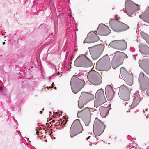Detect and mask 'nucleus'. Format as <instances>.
<instances>
[{
    "label": "nucleus",
    "instance_id": "nucleus-42",
    "mask_svg": "<svg viewBox=\"0 0 149 149\" xmlns=\"http://www.w3.org/2000/svg\"><path fill=\"white\" fill-rule=\"evenodd\" d=\"M49 115L50 116L52 113L51 111H49Z\"/></svg>",
    "mask_w": 149,
    "mask_h": 149
},
{
    "label": "nucleus",
    "instance_id": "nucleus-48",
    "mask_svg": "<svg viewBox=\"0 0 149 149\" xmlns=\"http://www.w3.org/2000/svg\"><path fill=\"white\" fill-rule=\"evenodd\" d=\"M5 42H3V45H4L5 44Z\"/></svg>",
    "mask_w": 149,
    "mask_h": 149
},
{
    "label": "nucleus",
    "instance_id": "nucleus-25",
    "mask_svg": "<svg viewBox=\"0 0 149 149\" xmlns=\"http://www.w3.org/2000/svg\"><path fill=\"white\" fill-rule=\"evenodd\" d=\"M145 75V74L142 72H141L140 73L139 76V83L141 84L142 80L143 79L144 76Z\"/></svg>",
    "mask_w": 149,
    "mask_h": 149
},
{
    "label": "nucleus",
    "instance_id": "nucleus-26",
    "mask_svg": "<svg viewBox=\"0 0 149 149\" xmlns=\"http://www.w3.org/2000/svg\"><path fill=\"white\" fill-rule=\"evenodd\" d=\"M130 149L133 148V149H136L137 148L138 146L136 144V143H130L129 146H127Z\"/></svg>",
    "mask_w": 149,
    "mask_h": 149
},
{
    "label": "nucleus",
    "instance_id": "nucleus-32",
    "mask_svg": "<svg viewBox=\"0 0 149 149\" xmlns=\"http://www.w3.org/2000/svg\"><path fill=\"white\" fill-rule=\"evenodd\" d=\"M119 65V64H117L116 67H114L112 65V68L114 69H115L117 67H118Z\"/></svg>",
    "mask_w": 149,
    "mask_h": 149
},
{
    "label": "nucleus",
    "instance_id": "nucleus-15",
    "mask_svg": "<svg viewBox=\"0 0 149 149\" xmlns=\"http://www.w3.org/2000/svg\"><path fill=\"white\" fill-rule=\"evenodd\" d=\"M95 99L100 103H104L106 100L104 96V92L102 89L98 90L96 92Z\"/></svg>",
    "mask_w": 149,
    "mask_h": 149
},
{
    "label": "nucleus",
    "instance_id": "nucleus-29",
    "mask_svg": "<svg viewBox=\"0 0 149 149\" xmlns=\"http://www.w3.org/2000/svg\"><path fill=\"white\" fill-rule=\"evenodd\" d=\"M98 104H102L103 103H99L98 102L97 100L95 99L94 102V106L96 108H97L99 106V105Z\"/></svg>",
    "mask_w": 149,
    "mask_h": 149
},
{
    "label": "nucleus",
    "instance_id": "nucleus-13",
    "mask_svg": "<svg viewBox=\"0 0 149 149\" xmlns=\"http://www.w3.org/2000/svg\"><path fill=\"white\" fill-rule=\"evenodd\" d=\"M81 112L82 113L83 115L87 117L86 118H84V122L86 126H88L90 122V116L91 111L88 107H86L81 111H78V115Z\"/></svg>",
    "mask_w": 149,
    "mask_h": 149
},
{
    "label": "nucleus",
    "instance_id": "nucleus-9",
    "mask_svg": "<svg viewBox=\"0 0 149 149\" xmlns=\"http://www.w3.org/2000/svg\"><path fill=\"white\" fill-rule=\"evenodd\" d=\"M125 6L126 12L129 16V14H133L134 12L139 10L140 8L137 4L133 3L130 0H127L125 2Z\"/></svg>",
    "mask_w": 149,
    "mask_h": 149
},
{
    "label": "nucleus",
    "instance_id": "nucleus-35",
    "mask_svg": "<svg viewBox=\"0 0 149 149\" xmlns=\"http://www.w3.org/2000/svg\"><path fill=\"white\" fill-rule=\"evenodd\" d=\"M69 16L70 18H72V15L71 14H70L69 15Z\"/></svg>",
    "mask_w": 149,
    "mask_h": 149
},
{
    "label": "nucleus",
    "instance_id": "nucleus-50",
    "mask_svg": "<svg viewBox=\"0 0 149 149\" xmlns=\"http://www.w3.org/2000/svg\"><path fill=\"white\" fill-rule=\"evenodd\" d=\"M136 92H137V93H139V92H138V91H136Z\"/></svg>",
    "mask_w": 149,
    "mask_h": 149
},
{
    "label": "nucleus",
    "instance_id": "nucleus-17",
    "mask_svg": "<svg viewBox=\"0 0 149 149\" xmlns=\"http://www.w3.org/2000/svg\"><path fill=\"white\" fill-rule=\"evenodd\" d=\"M111 105H109L107 107H101L100 108V114L102 117L105 118L109 113V111L111 109Z\"/></svg>",
    "mask_w": 149,
    "mask_h": 149
},
{
    "label": "nucleus",
    "instance_id": "nucleus-8",
    "mask_svg": "<svg viewBox=\"0 0 149 149\" xmlns=\"http://www.w3.org/2000/svg\"><path fill=\"white\" fill-rule=\"evenodd\" d=\"M105 126L102 121L96 118L95 120L93 125V132L96 136H99L103 132Z\"/></svg>",
    "mask_w": 149,
    "mask_h": 149
},
{
    "label": "nucleus",
    "instance_id": "nucleus-11",
    "mask_svg": "<svg viewBox=\"0 0 149 149\" xmlns=\"http://www.w3.org/2000/svg\"><path fill=\"white\" fill-rule=\"evenodd\" d=\"M111 30L108 27L103 24H100L97 29V33L99 35L107 36L111 33Z\"/></svg>",
    "mask_w": 149,
    "mask_h": 149
},
{
    "label": "nucleus",
    "instance_id": "nucleus-47",
    "mask_svg": "<svg viewBox=\"0 0 149 149\" xmlns=\"http://www.w3.org/2000/svg\"><path fill=\"white\" fill-rule=\"evenodd\" d=\"M26 138V139H27V141H28V140H29V138Z\"/></svg>",
    "mask_w": 149,
    "mask_h": 149
},
{
    "label": "nucleus",
    "instance_id": "nucleus-22",
    "mask_svg": "<svg viewBox=\"0 0 149 149\" xmlns=\"http://www.w3.org/2000/svg\"><path fill=\"white\" fill-rule=\"evenodd\" d=\"M139 63L141 68H142L144 67L147 66L149 65V59L148 58L147 60H140Z\"/></svg>",
    "mask_w": 149,
    "mask_h": 149
},
{
    "label": "nucleus",
    "instance_id": "nucleus-3",
    "mask_svg": "<svg viewBox=\"0 0 149 149\" xmlns=\"http://www.w3.org/2000/svg\"><path fill=\"white\" fill-rule=\"evenodd\" d=\"M89 49L93 60H95L100 56L103 52L104 46L102 44L96 45L89 47Z\"/></svg>",
    "mask_w": 149,
    "mask_h": 149
},
{
    "label": "nucleus",
    "instance_id": "nucleus-53",
    "mask_svg": "<svg viewBox=\"0 0 149 149\" xmlns=\"http://www.w3.org/2000/svg\"><path fill=\"white\" fill-rule=\"evenodd\" d=\"M108 143L109 144H110V143Z\"/></svg>",
    "mask_w": 149,
    "mask_h": 149
},
{
    "label": "nucleus",
    "instance_id": "nucleus-36",
    "mask_svg": "<svg viewBox=\"0 0 149 149\" xmlns=\"http://www.w3.org/2000/svg\"><path fill=\"white\" fill-rule=\"evenodd\" d=\"M147 43L149 45V39L147 40Z\"/></svg>",
    "mask_w": 149,
    "mask_h": 149
},
{
    "label": "nucleus",
    "instance_id": "nucleus-27",
    "mask_svg": "<svg viewBox=\"0 0 149 149\" xmlns=\"http://www.w3.org/2000/svg\"><path fill=\"white\" fill-rule=\"evenodd\" d=\"M82 100H79H79L78 102V107L80 109H82L83 107L84 106V104L82 103Z\"/></svg>",
    "mask_w": 149,
    "mask_h": 149
},
{
    "label": "nucleus",
    "instance_id": "nucleus-16",
    "mask_svg": "<svg viewBox=\"0 0 149 149\" xmlns=\"http://www.w3.org/2000/svg\"><path fill=\"white\" fill-rule=\"evenodd\" d=\"M126 47V42L123 40H117L112 41V48L119 49L121 47Z\"/></svg>",
    "mask_w": 149,
    "mask_h": 149
},
{
    "label": "nucleus",
    "instance_id": "nucleus-21",
    "mask_svg": "<svg viewBox=\"0 0 149 149\" xmlns=\"http://www.w3.org/2000/svg\"><path fill=\"white\" fill-rule=\"evenodd\" d=\"M139 17L144 21L149 23V7L144 13L139 15Z\"/></svg>",
    "mask_w": 149,
    "mask_h": 149
},
{
    "label": "nucleus",
    "instance_id": "nucleus-38",
    "mask_svg": "<svg viewBox=\"0 0 149 149\" xmlns=\"http://www.w3.org/2000/svg\"><path fill=\"white\" fill-rule=\"evenodd\" d=\"M53 75H52V76H49V79H51V78H52V77H53Z\"/></svg>",
    "mask_w": 149,
    "mask_h": 149
},
{
    "label": "nucleus",
    "instance_id": "nucleus-7",
    "mask_svg": "<svg viewBox=\"0 0 149 149\" xmlns=\"http://www.w3.org/2000/svg\"><path fill=\"white\" fill-rule=\"evenodd\" d=\"M96 66L108 71L111 68L110 58L107 54L104 56L97 61Z\"/></svg>",
    "mask_w": 149,
    "mask_h": 149
},
{
    "label": "nucleus",
    "instance_id": "nucleus-57",
    "mask_svg": "<svg viewBox=\"0 0 149 149\" xmlns=\"http://www.w3.org/2000/svg\"><path fill=\"white\" fill-rule=\"evenodd\" d=\"M112 91H113V92H114V91H113V90H112Z\"/></svg>",
    "mask_w": 149,
    "mask_h": 149
},
{
    "label": "nucleus",
    "instance_id": "nucleus-44",
    "mask_svg": "<svg viewBox=\"0 0 149 149\" xmlns=\"http://www.w3.org/2000/svg\"><path fill=\"white\" fill-rule=\"evenodd\" d=\"M51 85H52V86H53V85H54V83H53V82L52 83Z\"/></svg>",
    "mask_w": 149,
    "mask_h": 149
},
{
    "label": "nucleus",
    "instance_id": "nucleus-30",
    "mask_svg": "<svg viewBox=\"0 0 149 149\" xmlns=\"http://www.w3.org/2000/svg\"><path fill=\"white\" fill-rule=\"evenodd\" d=\"M143 70L145 72L149 75V68L146 67L143 69Z\"/></svg>",
    "mask_w": 149,
    "mask_h": 149
},
{
    "label": "nucleus",
    "instance_id": "nucleus-31",
    "mask_svg": "<svg viewBox=\"0 0 149 149\" xmlns=\"http://www.w3.org/2000/svg\"><path fill=\"white\" fill-rule=\"evenodd\" d=\"M111 20H112V18L111 19H110V21L109 22V26L112 29V23H111Z\"/></svg>",
    "mask_w": 149,
    "mask_h": 149
},
{
    "label": "nucleus",
    "instance_id": "nucleus-37",
    "mask_svg": "<svg viewBox=\"0 0 149 149\" xmlns=\"http://www.w3.org/2000/svg\"><path fill=\"white\" fill-rule=\"evenodd\" d=\"M109 45H110V46L111 47H112V42H111L110 43Z\"/></svg>",
    "mask_w": 149,
    "mask_h": 149
},
{
    "label": "nucleus",
    "instance_id": "nucleus-12",
    "mask_svg": "<svg viewBox=\"0 0 149 149\" xmlns=\"http://www.w3.org/2000/svg\"><path fill=\"white\" fill-rule=\"evenodd\" d=\"M99 40V38L93 31H91L88 35L84 42V43H91L96 42Z\"/></svg>",
    "mask_w": 149,
    "mask_h": 149
},
{
    "label": "nucleus",
    "instance_id": "nucleus-14",
    "mask_svg": "<svg viewBox=\"0 0 149 149\" xmlns=\"http://www.w3.org/2000/svg\"><path fill=\"white\" fill-rule=\"evenodd\" d=\"M94 98V95L88 92H83L81 93L79 98L80 100H83L85 104L86 105L90 101L93 100Z\"/></svg>",
    "mask_w": 149,
    "mask_h": 149
},
{
    "label": "nucleus",
    "instance_id": "nucleus-54",
    "mask_svg": "<svg viewBox=\"0 0 149 149\" xmlns=\"http://www.w3.org/2000/svg\"><path fill=\"white\" fill-rule=\"evenodd\" d=\"M30 142V141H29V143Z\"/></svg>",
    "mask_w": 149,
    "mask_h": 149
},
{
    "label": "nucleus",
    "instance_id": "nucleus-6",
    "mask_svg": "<svg viewBox=\"0 0 149 149\" xmlns=\"http://www.w3.org/2000/svg\"><path fill=\"white\" fill-rule=\"evenodd\" d=\"M87 78L89 81L95 85H99L102 82L100 75L95 71L89 72L88 74Z\"/></svg>",
    "mask_w": 149,
    "mask_h": 149
},
{
    "label": "nucleus",
    "instance_id": "nucleus-33",
    "mask_svg": "<svg viewBox=\"0 0 149 149\" xmlns=\"http://www.w3.org/2000/svg\"><path fill=\"white\" fill-rule=\"evenodd\" d=\"M146 83L147 85L149 86V80L146 81Z\"/></svg>",
    "mask_w": 149,
    "mask_h": 149
},
{
    "label": "nucleus",
    "instance_id": "nucleus-28",
    "mask_svg": "<svg viewBox=\"0 0 149 149\" xmlns=\"http://www.w3.org/2000/svg\"><path fill=\"white\" fill-rule=\"evenodd\" d=\"M126 71L125 69L124 68L122 67L120 69V73L122 77L123 76H124V73L125 72H126Z\"/></svg>",
    "mask_w": 149,
    "mask_h": 149
},
{
    "label": "nucleus",
    "instance_id": "nucleus-23",
    "mask_svg": "<svg viewBox=\"0 0 149 149\" xmlns=\"http://www.w3.org/2000/svg\"><path fill=\"white\" fill-rule=\"evenodd\" d=\"M140 101V99L138 97L134 98L133 102L131 105V108H134L138 104Z\"/></svg>",
    "mask_w": 149,
    "mask_h": 149
},
{
    "label": "nucleus",
    "instance_id": "nucleus-2",
    "mask_svg": "<svg viewBox=\"0 0 149 149\" xmlns=\"http://www.w3.org/2000/svg\"><path fill=\"white\" fill-rule=\"evenodd\" d=\"M120 17L117 14L112 19V30L113 31L120 32L126 31L129 28L128 26L120 21Z\"/></svg>",
    "mask_w": 149,
    "mask_h": 149
},
{
    "label": "nucleus",
    "instance_id": "nucleus-40",
    "mask_svg": "<svg viewBox=\"0 0 149 149\" xmlns=\"http://www.w3.org/2000/svg\"><path fill=\"white\" fill-rule=\"evenodd\" d=\"M0 90H3L2 87L1 86H0Z\"/></svg>",
    "mask_w": 149,
    "mask_h": 149
},
{
    "label": "nucleus",
    "instance_id": "nucleus-39",
    "mask_svg": "<svg viewBox=\"0 0 149 149\" xmlns=\"http://www.w3.org/2000/svg\"><path fill=\"white\" fill-rule=\"evenodd\" d=\"M127 102H125L124 103H123L124 104H125V105H126V104H127Z\"/></svg>",
    "mask_w": 149,
    "mask_h": 149
},
{
    "label": "nucleus",
    "instance_id": "nucleus-56",
    "mask_svg": "<svg viewBox=\"0 0 149 149\" xmlns=\"http://www.w3.org/2000/svg\"><path fill=\"white\" fill-rule=\"evenodd\" d=\"M112 91H113V92H114V91H113V90H112Z\"/></svg>",
    "mask_w": 149,
    "mask_h": 149
},
{
    "label": "nucleus",
    "instance_id": "nucleus-24",
    "mask_svg": "<svg viewBox=\"0 0 149 149\" xmlns=\"http://www.w3.org/2000/svg\"><path fill=\"white\" fill-rule=\"evenodd\" d=\"M141 35L143 38L145 39L146 42L147 40L149 39V36L143 32L141 31Z\"/></svg>",
    "mask_w": 149,
    "mask_h": 149
},
{
    "label": "nucleus",
    "instance_id": "nucleus-52",
    "mask_svg": "<svg viewBox=\"0 0 149 149\" xmlns=\"http://www.w3.org/2000/svg\"><path fill=\"white\" fill-rule=\"evenodd\" d=\"M119 77L121 78V77H120V76H119Z\"/></svg>",
    "mask_w": 149,
    "mask_h": 149
},
{
    "label": "nucleus",
    "instance_id": "nucleus-43",
    "mask_svg": "<svg viewBox=\"0 0 149 149\" xmlns=\"http://www.w3.org/2000/svg\"><path fill=\"white\" fill-rule=\"evenodd\" d=\"M38 132H36V134L38 135H39V134H38Z\"/></svg>",
    "mask_w": 149,
    "mask_h": 149
},
{
    "label": "nucleus",
    "instance_id": "nucleus-51",
    "mask_svg": "<svg viewBox=\"0 0 149 149\" xmlns=\"http://www.w3.org/2000/svg\"><path fill=\"white\" fill-rule=\"evenodd\" d=\"M148 110V109H146V111H147V110Z\"/></svg>",
    "mask_w": 149,
    "mask_h": 149
},
{
    "label": "nucleus",
    "instance_id": "nucleus-45",
    "mask_svg": "<svg viewBox=\"0 0 149 149\" xmlns=\"http://www.w3.org/2000/svg\"><path fill=\"white\" fill-rule=\"evenodd\" d=\"M90 136H89L86 139H89L90 138Z\"/></svg>",
    "mask_w": 149,
    "mask_h": 149
},
{
    "label": "nucleus",
    "instance_id": "nucleus-1",
    "mask_svg": "<svg viewBox=\"0 0 149 149\" xmlns=\"http://www.w3.org/2000/svg\"><path fill=\"white\" fill-rule=\"evenodd\" d=\"M84 71L80 72L76 76V78L72 77L70 81L71 86L72 92L76 94L83 87L84 82L82 77L83 76Z\"/></svg>",
    "mask_w": 149,
    "mask_h": 149
},
{
    "label": "nucleus",
    "instance_id": "nucleus-46",
    "mask_svg": "<svg viewBox=\"0 0 149 149\" xmlns=\"http://www.w3.org/2000/svg\"><path fill=\"white\" fill-rule=\"evenodd\" d=\"M54 89H56V87H54Z\"/></svg>",
    "mask_w": 149,
    "mask_h": 149
},
{
    "label": "nucleus",
    "instance_id": "nucleus-34",
    "mask_svg": "<svg viewBox=\"0 0 149 149\" xmlns=\"http://www.w3.org/2000/svg\"><path fill=\"white\" fill-rule=\"evenodd\" d=\"M147 94L148 95H149V89L147 90L146 91Z\"/></svg>",
    "mask_w": 149,
    "mask_h": 149
},
{
    "label": "nucleus",
    "instance_id": "nucleus-10",
    "mask_svg": "<svg viewBox=\"0 0 149 149\" xmlns=\"http://www.w3.org/2000/svg\"><path fill=\"white\" fill-rule=\"evenodd\" d=\"M129 90L126 86L124 85L119 88L118 95L120 97L125 101H128L129 99Z\"/></svg>",
    "mask_w": 149,
    "mask_h": 149
},
{
    "label": "nucleus",
    "instance_id": "nucleus-18",
    "mask_svg": "<svg viewBox=\"0 0 149 149\" xmlns=\"http://www.w3.org/2000/svg\"><path fill=\"white\" fill-rule=\"evenodd\" d=\"M105 95L108 101L112 100V86L110 85H107L105 89Z\"/></svg>",
    "mask_w": 149,
    "mask_h": 149
},
{
    "label": "nucleus",
    "instance_id": "nucleus-55",
    "mask_svg": "<svg viewBox=\"0 0 149 149\" xmlns=\"http://www.w3.org/2000/svg\"><path fill=\"white\" fill-rule=\"evenodd\" d=\"M135 56V55H133V56L134 57V56Z\"/></svg>",
    "mask_w": 149,
    "mask_h": 149
},
{
    "label": "nucleus",
    "instance_id": "nucleus-41",
    "mask_svg": "<svg viewBox=\"0 0 149 149\" xmlns=\"http://www.w3.org/2000/svg\"><path fill=\"white\" fill-rule=\"evenodd\" d=\"M40 114H42V111H40Z\"/></svg>",
    "mask_w": 149,
    "mask_h": 149
},
{
    "label": "nucleus",
    "instance_id": "nucleus-5",
    "mask_svg": "<svg viewBox=\"0 0 149 149\" xmlns=\"http://www.w3.org/2000/svg\"><path fill=\"white\" fill-rule=\"evenodd\" d=\"M75 65L77 67H89L92 65L91 62L84 54L79 56L74 62Z\"/></svg>",
    "mask_w": 149,
    "mask_h": 149
},
{
    "label": "nucleus",
    "instance_id": "nucleus-49",
    "mask_svg": "<svg viewBox=\"0 0 149 149\" xmlns=\"http://www.w3.org/2000/svg\"><path fill=\"white\" fill-rule=\"evenodd\" d=\"M23 144L26 147H27V146L24 143H23Z\"/></svg>",
    "mask_w": 149,
    "mask_h": 149
},
{
    "label": "nucleus",
    "instance_id": "nucleus-19",
    "mask_svg": "<svg viewBox=\"0 0 149 149\" xmlns=\"http://www.w3.org/2000/svg\"><path fill=\"white\" fill-rule=\"evenodd\" d=\"M114 54L112 61H116L117 63L118 62L120 58L125 55V54L123 52L117 51L115 52L114 54H112V55Z\"/></svg>",
    "mask_w": 149,
    "mask_h": 149
},
{
    "label": "nucleus",
    "instance_id": "nucleus-20",
    "mask_svg": "<svg viewBox=\"0 0 149 149\" xmlns=\"http://www.w3.org/2000/svg\"><path fill=\"white\" fill-rule=\"evenodd\" d=\"M141 53L144 57L146 56L149 59V47L147 46L143 45L139 50Z\"/></svg>",
    "mask_w": 149,
    "mask_h": 149
},
{
    "label": "nucleus",
    "instance_id": "nucleus-4",
    "mask_svg": "<svg viewBox=\"0 0 149 149\" xmlns=\"http://www.w3.org/2000/svg\"><path fill=\"white\" fill-rule=\"evenodd\" d=\"M82 127L79 119L75 120L72 123L70 130V135L72 138L78 134L82 133Z\"/></svg>",
    "mask_w": 149,
    "mask_h": 149
}]
</instances>
